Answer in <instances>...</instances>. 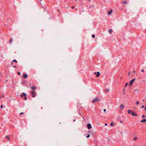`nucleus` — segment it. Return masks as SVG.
Returning <instances> with one entry per match:
<instances>
[{
  "label": "nucleus",
  "mask_w": 146,
  "mask_h": 146,
  "mask_svg": "<svg viewBox=\"0 0 146 146\" xmlns=\"http://www.w3.org/2000/svg\"><path fill=\"white\" fill-rule=\"evenodd\" d=\"M5 137H6V138L7 139H8V141H10V139L9 138V136L8 135L6 136H5Z\"/></svg>",
  "instance_id": "10"
},
{
  "label": "nucleus",
  "mask_w": 146,
  "mask_h": 146,
  "mask_svg": "<svg viewBox=\"0 0 146 146\" xmlns=\"http://www.w3.org/2000/svg\"><path fill=\"white\" fill-rule=\"evenodd\" d=\"M94 73H100L99 72H95Z\"/></svg>",
  "instance_id": "31"
},
{
  "label": "nucleus",
  "mask_w": 146,
  "mask_h": 146,
  "mask_svg": "<svg viewBox=\"0 0 146 146\" xmlns=\"http://www.w3.org/2000/svg\"><path fill=\"white\" fill-rule=\"evenodd\" d=\"M125 89H123V94H125Z\"/></svg>",
  "instance_id": "13"
},
{
  "label": "nucleus",
  "mask_w": 146,
  "mask_h": 146,
  "mask_svg": "<svg viewBox=\"0 0 146 146\" xmlns=\"http://www.w3.org/2000/svg\"><path fill=\"white\" fill-rule=\"evenodd\" d=\"M144 107V106H141V107L143 108Z\"/></svg>",
  "instance_id": "33"
},
{
  "label": "nucleus",
  "mask_w": 146,
  "mask_h": 146,
  "mask_svg": "<svg viewBox=\"0 0 146 146\" xmlns=\"http://www.w3.org/2000/svg\"><path fill=\"white\" fill-rule=\"evenodd\" d=\"M109 32L110 33V34H111L112 33V29H110L109 30Z\"/></svg>",
  "instance_id": "11"
},
{
  "label": "nucleus",
  "mask_w": 146,
  "mask_h": 146,
  "mask_svg": "<svg viewBox=\"0 0 146 146\" xmlns=\"http://www.w3.org/2000/svg\"><path fill=\"white\" fill-rule=\"evenodd\" d=\"M112 11V10H110V11H109L108 12V14L110 15H111Z\"/></svg>",
  "instance_id": "8"
},
{
  "label": "nucleus",
  "mask_w": 146,
  "mask_h": 146,
  "mask_svg": "<svg viewBox=\"0 0 146 146\" xmlns=\"http://www.w3.org/2000/svg\"><path fill=\"white\" fill-rule=\"evenodd\" d=\"M145 111H146V108H145Z\"/></svg>",
  "instance_id": "38"
},
{
  "label": "nucleus",
  "mask_w": 146,
  "mask_h": 146,
  "mask_svg": "<svg viewBox=\"0 0 146 146\" xmlns=\"http://www.w3.org/2000/svg\"><path fill=\"white\" fill-rule=\"evenodd\" d=\"M18 73H20V72H18Z\"/></svg>",
  "instance_id": "41"
},
{
  "label": "nucleus",
  "mask_w": 146,
  "mask_h": 146,
  "mask_svg": "<svg viewBox=\"0 0 146 146\" xmlns=\"http://www.w3.org/2000/svg\"><path fill=\"white\" fill-rule=\"evenodd\" d=\"M40 1H42V0H40Z\"/></svg>",
  "instance_id": "45"
},
{
  "label": "nucleus",
  "mask_w": 146,
  "mask_h": 146,
  "mask_svg": "<svg viewBox=\"0 0 146 146\" xmlns=\"http://www.w3.org/2000/svg\"><path fill=\"white\" fill-rule=\"evenodd\" d=\"M22 94H23V95L24 96H26V94H25V93H22Z\"/></svg>",
  "instance_id": "24"
},
{
  "label": "nucleus",
  "mask_w": 146,
  "mask_h": 146,
  "mask_svg": "<svg viewBox=\"0 0 146 146\" xmlns=\"http://www.w3.org/2000/svg\"><path fill=\"white\" fill-rule=\"evenodd\" d=\"M131 115H133V116H138V115H137V114H136V113H134L133 112V111H132V113H131Z\"/></svg>",
  "instance_id": "5"
},
{
  "label": "nucleus",
  "mask_w": 146,
  "mask_h": 146,
  "mask_svg": "<svg viewBox=\"0 0 146 146\" xmlns=\"http://www.w3.org/2000/svg\"><path fill=\"white\" fill-rule=\"evenodd\" d=\"M31 94H32V96L33 98H34V97H35L36 96V95L35 94V92L33 91H31Z\"/></svg>",
  "instance_id": "4"
},
{
  "label": "nucleus",
  "mask_w": 146,
  "mask_h": 146,
  "mask_svg": "<svg viewBox=\"0 0 146 146\" xmlns=\"http://www.w3.org/2000/svg\"><path fill=\"white\" fill-rule=\"evenodd\" d=\"M12 40H11L10 41V43L11 42H12Z\"/></svg>",
  "instance_id": "35"
},
{
  "label": "nucleus",
  "mask_w": 146,
  "mask_h": 146,
  "mask_svg": "<svg viewBox=\"0 0 146 146\" xmlns=\"http://www.w3.org/2000/svg\"><path fill=\"white\" fill-rule=\"evenodd\" d=\"M23 112H21V113H20L19 115H21L23 114Z\"/></svg>",
  "instance_id": "27"
},
{
  "label": "nucleus",
  "mask_w": 146,
  "mask_h": 146,
  "mask_svg": "<svg viewBox=\"0 0 146 146\" xmlns=\"http://www.w3.org/2000/svg\"><path fill=\"white\" fill-rule=\"evenodd\" d=\"M136 104L137 105H139V103L138 101H136Z\"/></svg>",
  "instance_id": "16"
},
{
  "label": "nucleus",
  "mask_w": 146,
  "mask_h": 146,
  "mask_svg": "<svg viewBox=\"0 0 146 146\" xmlns=\"http://www.w3.org/2000/svg\"><path fill=\"white\" fill-rule=\"evenodd\" d=\"M120 107L121 109H123L125 107V106L122 104H121L120 106Z\"/></svg>",
  "instance_id": "7"
},
{
  "label": "nucleus",
  "mask_w": 146,
  "mask_h": 146,
  "mask_svg": "<svg viewBox=\"0 0 146 146\" xmlns=\"http://www.w3.org/2000/svg\"><path fill=\"white\" fill-rule=\"evenodd\" d=\"M120 122L121 123H122V121H120Z\"/></svg>",
  "instance_id": "39"
},
{
  "label": "nucleus",
  "mask_w": 146,
  "mask_h": 146,
  "mask_svg": "<svg viewBox=\"0 0 146 146\" xmlns=\"http://www.w3.org/2000/svg\"><path fill=\"white\" fill-rule=\"evenodd\" d=\"M128 83H126L125 85V87H127V85H128Z\"/></svg>",
  "instance_id": "22"
},
{
  "label": "nucleus",
  "mask_w": 146,
  "mask_h": 146,
  "mask_svg": "<svg viewBox=\"0 0 146 146\" xmlns=\"http://www.w3.org/2000/svg\"><path fill=\"white\" fill-rule=\"evenodd\" d=\"M121 134H122V133H121Z\"/></svg>",
  "instance_id": "43"
},
{
  "label": "nucleus",
  "mask_w": 146,
  "mask_h": 146,
  "mask_svg": "<svg viewBox=\"0 0 146 146\" xmlns=\"http://www.w3.org/2000/svg\"><path fill=\"white\" fill-rule=\"evenodd\" d=\"M131 110H128V113L129 114H130L131 113Z\"/></svg>",
  "instance_id": "15"
},
{
  "label": "nucleus",
  "mask_w": 146,
  "mask_h": 146,
  "mask_svg": "<svg viewBox=\"0 0 146 146\" xmlns=\"http://www.w3.org/2000/svg\"><path fill=\"white\" fill-rule=\"evenodd\" d=\"M100 101V99L98 98H96L94 99L92 101V102L94 103L96 102H99Z\"/></svg>",
  "instance_id": "1"
},
{
  "label": "nucleus",
  "mask_w": 146,
  "mask_h": 146,
  "mask_svg": "<svg viewBox=\"0 0 146 146\" xmlns=\"http://www.w3.org/2000/svg\"><path fill=\"white\" fill-rule=\"evenodd\" d=\"M107 123H105V126H107Z\"/></svg>",
  "instance_id": "32"
},
{
  "label": "nucleus",
  "mask_w": 146,
  "mask_h": 146,
  "mask_svg": "<svg viewBox=\"0 0 146 146\" xmlns=\"http://www.w3.org/2000/svg\"><path fill=\"white\" fill-rule=\"evenodd\" d=\"M106 111V109H104V112H105V111Z\"/></svg>",
  "instance_id": "30"
},
{
  "label": "nucleus",
  "mask_w": 146,
  "mask_h": 146,
  "mask_svg": "<svg viewBox=\"0 0 146 146\" xmlns=\"http://www.w3.org/2000/svg\"><path fill=\"white\" fill-rule=\"evenodd\" d=\"M76 0V1H78V0Z\"/></svg>",
  "instance_id": "44"
},
{
  "label": "nucleus",
  "mask_w": 146,
  "mask_h": 146,
  "mask_svg": "<svg viewBox=\"0 0 146 146\" xmlns=\"http://www.w3.org/2000/svg\"><path fill=\"white\" fill-rule=\"evenodd\" d=\"M75 119H74V121H75Z\"/></svg>",
  "instance_id": "40"
},
{
  "label": "nucleus",
  "mask_w": 146,
  "mask_h": 146,
  "mask_svg": "<svg viewBox=\"0 0 146 146\" xmlns=\"http://www.w3.org/2000/svg\"><path fill=\"white\" fill-rule=\"evenodd\" d=\"M13 61L15 62H17V61L16 60H13Z\"/></svg>",
  "instance_id": "20"
},
{
  "label": "nucleus",
  "mask_w": 146,
  "mask_h": 146,
  "mask_svg": "<svg viewBox=\"0 0 146 146\" xmlns=\"http://www.w3.org/2000/svg\"><path fill=\"white\" fill-rule=\"evenodd\" d=\"M110 125H111V126H113V123H110Z\"/></svg>",
  "instance_id": "23"
},
{
  "label": "nucleus",
  "mask_w": 146,
  "mask_h": 146,
  "mask_svg": "<svg viewBox=\"0 0 146 146\" xmlns=\"http://www.w3.org/2000/svg\"><path fill=\"white\" fill-rule=\"evenodd\" d=\"M27 76L28 75L27 74H24L23 75V77L25 78H26Z\"/></svg>",
  "instance_id": "6"
},
{
  "label": "nucleus",
  "mask_w": 146,
  "mask_h": 146,
  "mask_svg": "<svg viewBox=\"0 0 146 146\" xmlns=\"http://www.w3.org/2000/svg\"><path fill=\"white\" fill-rule=\"evenodd\" d=\"M141 71L142 72H144V70L143 69L141 70Z\"/></svg>",
  "instance_id": "26"
},
{
  "label": "nucleus",
  "mask_w": 146,
  "mask_h": 146,
  "mask_svg": "<svg viewBox=\"0 0 146 146\" xmlns=\"http://www.w3.org/2000/svg\"><path fill=\"white\" fill-rule=\"evenodd\" d=\"M145 117V115H143L142 116V118H143V117Z\"/></svg>",
  "instance_id": "28"
},
{
  "label": "nucleus",
  "mask_w": 146,
  "mask_h": 146,
  "mask_svg": "<svg viewBox=\"0 0 146 146\" xmlns=\"http://www.w3.org/2000/svg\"><path fill=\"white\" fill-rule=\"evenodd\" d=\"M135 78H133L132 79L130 82L129 85L132 86V84L135 81Z\"/></svg>",
  "instance_id": "2"
},
{
  "label": "nucleus",
  "mask_w": 146,
  "mask_h": 146,
  "mask_svg": "<svg viewBox=\"0 0 146 146\" xmlns=\"http://www.w3.org/2000/svg\"><path fill=\"white\" fill-rule=\"evenodd\" d=\"M135 91H137V89H136L135 90Z\"/></svg>",
  "instance_id": "37"
},
{
  "label": "nucleus",
  "mask_w": 146,
  "mask_h": 146,
  "mask_svg": "<svg viewBox=\"0 0 146 146\" xmlns=\"http://www.w3.org/2000/svg\"><path fill=\"white\" fill-rule=\"evenodd\" d=\"M95 37V35H94L93 34L92 35V37L93 38H94Z\"/></svg>",
  "instance_id": "19"
},
{
  "label": "nucleus",
  "mask_w": 146,
  "mask_h": 146,
  "mask_svg": "<svg viewBox=\"0 0 146 146\" xmlns=\"http://www.w3.org/2000/svg\"><path fill=\"white\" fill-rule=\"evenodd\" d=\"M137 138L136 137H135L133 138V140H134V141H136V140H137Z\"/></svg>",
  "instance_id": "14"
},
{
  "label": "nucleus",
  "mask_w": 146,
  "mask_h": 146,
  "mask_svg": "<svg viewBox=\"0 0 146 146\" xmlns=\"http://www.w3.org/2000/svg\"><path fill=\"white\" fill-rule=\"evenodd\" d=\"M100 75V74H97L96 75V77H99Z\"/></svg>",
  "instance_id": "17"
},
{
  "label": "nucleus",
  "mask_w": 146,
  "mask_h": 146,
  "mask_svg": "<svg viewBox=\"0 0 146 146\" xmlns=\"http://www.w3.org/2000/svg\"><path fill=\"white\" fill-rule=\"evenodd\" d=\"M123 2L125 4H127V2L126 1H123Z\"/></svg>",
  "instance_id": "21"
},
{
  "label": "nucleus",
  "mask_w": 146,
  "mask_h": 146,
  "mask_svg": "<svg viewBox=\"0 0 146 146\" xmlns=\"http://www.w3.org/2000/svg\"><path fill=\"white\" fill-rule=\"evenodd\" d=\"M87 126L88 128V129H91L92 128V126L91 124L89 123H88L87 125Z\"/></svg>",
  "instance_id": "3"
},
{
  "label": "nucleus",
  "mask_w": 146,
  "mask_h": 146,
  "mask_svg": "<svg viewBox=\"0 0 146 146\" xmlns=\"http://www.w3.org/2000/svg\"><path fill=\"white\" fill-rule=\"evenodd\" d=\"M19 75H20L21 74L20 73H19Z\"/></svg>",
  "instance_id": "42"
},
{
  "label": "nucleus",
  "mask_w": 146,
  "mask_h": 146,
  "mask_svg": "<svg viewBox=\"0 0 146 146\" xmlns=\"http://www.w3.org/2000/svg\"><path fill=\"white\" fill-rule=\"evenodd\" d=\"M90 135L89 134H88L87 135V136H86V137L87 138H88L90 137Z\"/></svg>",
  "instance_id": "18"
},
{
  "label": "nucleus",
  "mask_w": 146,
  "mask_h": 146,
  "mask_svg": "<svg viewBox=\"0 0 146 146\" xmlns=\"http://www.w3.org/2000/svg\"><path fill=\"white\" fill-rule=\"evenodd\" d=\"M106 91L107 92H109L110 91V90L109 89H107L106 90Z\"/></svg>",
  "instance_id": "25"
},
{
  "label": "nucleus",
  "mask_w": 146,
  "mask_h": 146,
  "mask_svg": "<svg viewBox=\"0 0 146 146\" xmlns=\"http://www.w3.org/2000/svg\"><path fill=\"white\" fill-rule=\"evenodd\" d=\"M31 88L32 89L35 90L36 89V87L35 86H32L31 87Z\"/></svg>",
  "instance_id": "12"
},
{
  "label": "nucleus",
  "mask_w": 146,
  "mask_h": 146,
  "mask_svg": "<svg viewBox=\"0 0 146 146\" xmlns=\"http://www.w3.org/2000/svg\"><path fill=\"white\" fill-rule=\"evenodd\" d=\"M25 100H27V97H26L25 98Z\"/></svg>",
  "instance_id": "36"
},
{
  "label": "nucleus",
  "mask_w": 146,
  "mask_h": 146,
  "mask_svg": "<svg viewBox=\"0 0 146 146\" xmlns=\"http://www.w3.org/2000/svg\"><path fill=\"white\" fill-rule=\"evenodd\" d=\"M21 98H23V96H22V95H21Z\"/></svg>",
  "instance_id": "34"
},
{
  "label": "nucleus",
  "mask_w": 146,
  "mask_h": 146,
  "mask_svg": "<svg viewBox=\"0 0 146 146\" xmlns=\"http://www.w3.org/2000/svg\"><path fill=\"white\" fill-rule=\"evenodd\" d=\"M0 107L1 108H3V106L2 105H1Z\"/></svg>",
  "instance_id": "29"
},
{
  "label": "nucleus",
  "mask_w": 146,
  "mask_h": 146,
  "mask_svg": "<svg viewBox=\"0 0 146 146\" xmlns=\"http://www.w3.org/2000/svg\"><path fill=\"white\" fill-rule=\"evenodd\" d=\"M146 121V119H144L141 121V122H145Z\"/></svg>",
  "instance_id": "9"
}]
</instances>
